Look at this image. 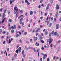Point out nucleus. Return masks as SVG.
Wrapping results in <instances>:
<instances>
[{
	"label": "nucleus",
	"mask_w": 61,
	"mask_h": 61,
	"mask_svg": "<svg viewBox=\"0 0 61 61\" xmlns=\"http://www.w3.org/2000/svg\"><path fill=\"white\" fill-rule=\"evenodd\" d=\"M2 10H3V9H0V12H2Z\"/></svg>",
	"instance_id": "55"
},
{
	"label": "nucleus",
	"mask_w": 61,
	"mask_h": 61,
	"mask_svg": "<svg viewBox=\"0 0 61 61\" xmlns=\"http://www.w3.org/2000/svg\"><path fill=\"white\" fill-rule=\"evenodd\" d=\"M37 40V39L36 38H34V41L35 42L36 40Z\"/></svg>",
	"instance_id": "32"
},
{
	"label": "nucleus",
	"mask_w": 61,
	"mask_h": 61,
	"mask_svg": "<svg viewBox=\"0 0 61 61\" xmlns=\"http://www.w3.org/2000/svg\"><path fill=\"white\" fill-rule=\"evenodd\" d=\"M22 21H23V18H21L20 19V22H22Z\"/></svg>",
	"instance_id": "19"
},
{
	"label": "nucleus",
	"mask_w": 61,
	"mask_h": 61,
	"mask_svg": "<svg viewBox=\"0 0 61 61\" xmlns=\"http://www.w3.org/2000/svg\"><path fill=\"white\" fill-rule=\"evenodd\" d=\"M47 55H46V54H45L44 55V57H46H46L47 56Z\"/></svg>",
	"instance_id": "29"
},
{
	"label": "nucleus",
	"mask_w": 61,
	"mask_h": 61,
	"mask_svg": "<svg viewBox=\"0 0 61 61\" xmlns=\"http://www.w3.org/2000/svg\"><path fill=\"white\" fill-rule=\"evenodd\" d=\"M38 29H37V30H36V33L37 32H38Z\"/></svg>",
	"instance_id": "54"
},
{
	"label": "nucleus",
	"mask_w": 61,
	"mask_h": 61,
	"mask_svg": "<svg viewBox=\"0 0 61 61\" xmlns=\"http://www.w3.org/2000/svg\"><path fill=\"white\" fill-rule=\"evenodd\" d=\"M24 53H25L24 50H23L22 51V54H24Z\"/></svg>",
	"instance_id": "25"
},
{
	"label": "nucleus",
	"mask_w": 61,
	"mask_h": 61,
	"mask_svg": "<svg viewBox=\"0 0 61 61\" xmlns=\"http://www.w3.org/2000/svg\"><path fill=\"white\" fill-rule=\"evenodd\" d=\"M35 31V29H34L32 31V32H33V33H34V32Z\"/></svg>",
	"instance_id": "49"
},
{
	"label": "nucleus",
	"mask_w": 61,
	"mask_h": 61,
	"mask_svg": "<svg viewBox=\"0 0 61 61\" xmlns=\"http://www.w3.org/2000/svg\"><path fill=\"white\" fill-rule=\"evenodd\" d=\"M20 24H21L23 26V25H24V24H25V23H24V22H23L22 23V22H20Z\"/></svg>",
	"instance_id": "9"
},
{
	"label": "nucleus",
	"mask_w": 61,
	"mask_h": 61,
	"mask_svg": "<svg viewBox=\"0 0 61 61\" xmlns=\"http://www.w3.org/2000/svg\"><path fill=\"white\" fill-rule=\"evenodd\" d=\"M23 55V57H24V58H25V54H22Z\"/></svg>",
	"instance_id": "34"
},
{
	"label": "nucleus",
	"mask_w": 61,
	"mask_h": 61,
	"mask_svg": "<svg viewBox=\"0 0 61 61\" xmlns=\"http://www.w3.org/2000/svg\"><path fill=\"white\" fill-rule=\"evenodd\" d=\"M52 24L51 23H50V25H49V26L50 27H51V25H52Z\"/></svg>",
	"instance_id": "23"
},
{
	"label": "nucleus",
	"mask_w": 61,
	"mask_h": 61,
	"mask_svg": "<svg viewBox=\"0 0 61 61\" xmlns=\"http://www.w3.org/2000/svg\"><path fill=\"white\" fill-rule=\"evenodd\" d=\"M47 61H49V58H48L47 59Z\"/></svg>",
	"instance_id": "42"
},
{
	"label": "nucleus",
	"mask_w": 61,
	"mask_h": 61,
	"mask_svg": "<svg viewBox=\"0 0 61 61\" xmlns=\"http://www.w3.org/2000/svg\"><path fill=\"white\" fill-rule=\"evenodd\" d=\"M9 48H7V51H9Z\"/></svg>",
	"instance_id": "53"
},
{
	"label": "nucleus",
	"mask_w": 61,
	"mask_h": 61,
	"mask_svg": "<svg viewBox=\"0 0 61 61\" xmlns=\"http://www.w3.org/2000/svg\"><path fill=\"white\" fill-rule=\"evenodd\" d=\"M54 31H52L51 32V35L52 36H53L54 35Z\"/></svg>",
	"instance_id": "22"
},
{
	"label": "nucleus",
	"mask_w": 61,
	"mask_h": 61,
	"mask_svg": "<svg viewBox=\"0 0 61 61\" xmlns=\"http://www.w3.org/2000/svg\"><path fill=\"white\" fill-rule=\"evenodd\" d=\"M19 42H20V43H22V40H21V39L20 40H19Z\"/></svg>",
	"instance_id": "31"
},
{
	"label": "nucleus",
	"mask_w": 61,
	"mask_h": 61,
	"mask_svg": "<svg viewBox=\"0 0 61 61\" xmlns=\"http://www.w3.org/2000/svg\"><path fill=\"white\" fill-rule=\"evenodd\" d=\"M33 11H30V15H33Z\"/></svg>",
	"instance_id": "12"
},
{
	"label": "nucleus",
	"mask_w": 61,
	"mask_h": 61,
	"mask_svg": "<svg viewBox=\"0 0 61 61\" xmlns=\"http://www.w3.org/2000/svg\"><path fill=\"white\" fill-rule=\"evenodd\" d=\"M5 19H6V18H5L4 19L3 18V20L2 22V23H3L4 22V21H5Z\"/></svg>",
	"instance_id": "7"
},
{
	"label": "nucleus",
	"mask_w": 61,
	"mask_h": 61,
	"mask_svg": "<svg viewBox=\"0 0 61 61\" xmlns=\"http://www.w3.org/2000/svg\"><path fill=\"white\" fill-rule=\"evenodd\" d=\"M11 33H14L15 32V30L13 29L12 30H11Z\"/></svg>",
	"instance_id": "21"
},
{
	"label": "nucleus",
	"mask_w": 61,
	"mask_h": 61,
	"mask_svg": "<svg viewBox=\"0 0 61 61\" xmlns=\"http://www.w3.org/2000/svg\"><path fill=\"white\" fill-rule=\"evenodd\" d=\"M45 58H46V57H43V59L44 60V59H45Z\"/></svg>",
	"instance_id": "58"
},
{
	"label": "nucleus",
	"mask_w": 61,
	"mask_h": 61,
	"mask_svg": "<svg viewBox=\"0 0 61 61\" xmlns=\"http://www.w3.org/2000/svg\"><path fill=\"white\" fill-rule=\"evenodd\" d=\"M49 43L51 44V42H52L53 41V39L50 37L49 38Z\"/></svg>",
	"instance_id": "2"
},
{
	"label": "nucleus",
	"mask_w": 61,
	"mask_h": 61,
	"mask_svg": "<svg viewBox=\"0 0 61 61\" xmlns=\"http://www.w3.org/2000/svg\"><path fill=\"white\" fill-rule=\"evenodd\" d=\"M49 36L50 37L51 36V33L49 34Z\"/></svg>",
	"instance_id": "59"
},
{
	"label": "nucleus",
	"mask_w": 61,
	"mask_h": 61,
	"mask_svg": "<svg viewBox=\"0 0 61 61\" xmlns=\"http://www.w3.org/2000/svg\"><path fill=\"white\" fill-rule=\"evenodd\" d=\"M25 49H26V50H28V49L27 48V47H25Z\"/></svg>",
	"instance_id": "47"
},
{
	"label": "nucleus",
	"mask_w": 61,
	"mask_h": 61,
	"mask_svg": "<svg viewBox=\"0 0 61 61\" xmlns=\"http://www.w3.org/2000/svg\"><path fill=\"white\" fill-rule=\"evenodd\" d=\"M10 37H11V36H7V38H10Z\"/></svg>",
	"instance_id": "38"
},
{
	"label": "nucleus",
	"mask_w": 61,
	"mask_h": 61,
	"mask_svg": "<svg viewBox=\"0 0 61 61\" xmlns=\"http://www.w3.org/2000/svg\"><path fill=\"white\" fill-rule=\"evenodd\" d=\"M41 7V6H40V5H39L38 6V8L39 9H40V8Z\"/></svg>",
	"instance_id": "48"
},
{
	"label": "nucleus",
	"mask_w": 61,
	"mask_h": 61,
	"mask_svg": "<svg viewBox=\"0 0 61 61\" xmlns=\"http://www.w3.org/2000/svg\"><path fill=\"white\" fill-rule=\"evenodd\" d=\"M6 10H4V13H3V14H5V13H6Z\"/></svg>",
	"instance_id": "17"
},
{
	"label": "nucleus",
	"mask_w": 61,
	"mask_h": 61,
	"mask_svg": "<svg viewBox=\"0 0 61 61\" xmlns=\"http://www.w3.org/2000/svg\"><path fill=\"white\" fill-rule=\"evenodd\" d=\"M21 29V27L20 26H19L18 27V29Z\"/></svg>",
	"instance_id": "24"
},
{
	"label": "nucleus",
	"mask_w": 61,
	"mask_h": 61,
	"mask_svg": "<svg viewBox=\"0 0 61 61\" xmlns=\"http://www.w3.org/2000/svg\"><path fill=\"white\" fill-rule=\"evenodd\" d=\"M54 34L55 36H56L58 35V34H57V32H55L54 33Z\"/></svg>",
	"instance_id": "13"
},
{
	"label": "nucleus",
	"mask_w": 61,
	"mask_h": 61,
	"mask_svg": "<svg viewBox=\"0 0 61 61\" xmlns=\"http://www.w3.org/2000/svg\"><path fill=\"white\" fill-rule=\"evenodd\" d=\"M34 52H36V49L34 48Z\"/></svg>",
	"instance_id": "40"
},
{
	"label": "nucleus",
	"mask_w": 61,
	"mask_h": 61,
	"mask_svg": "<svg viewBox=\"0 0 61 61\" xmlns=\"http://www.w3.org/2000/svg\"><path fill=\"white\" fill-rule=\"evenodd\" d=\"M20 12V13H22L23 12V11H22V10H21Z\"/></svg>",
	"instance_id": "61"
},
{
	"label": "nucleus",
	"mask_w": 61,
	"mask_h": 61,
	"mask_svg": "<svg viewBox=\"0 0 61 61\" xmlns=\"http://www.w3.org/2000/svg\"><path fill=\"white\" fill-rule=\"evenodd\" d=\"M40 40L41 42V43H42V44H43V43H44V41H43V40L42 39H40Z\"/></svg>",
	"instance_id": "15"
},
{
	"label": "nucleus",
	"mask_w": 61,
	"mask_h": 61,
	"mask_svg": "<svg viewBox=\"0 0 61 61\" xmlns=\"http://www.w3.org/2000/svg\"><path fill=\"white\" fill-rule=\"evenodd\" d=\"M41 49L42 50H44V47H41Z\"/></svg>",
	"instance_id": "44"
},
{
	"label": "nucleus",
	"mask_w": 61,
	"mask_h": 61,
	"mask_svg": "<svg viewBox=\"0 0 61 61\" xmlns=\"http://www.w3.org/2000/svg\"><path fill=\"white\" fill-rule=\"evenodd\" d=\"M16 56H17V54H15L14 55V57H16Z\"/></svg>",
	"instance_id": "27"
},
{
	"label": "nucleus",
	"mask_w": 61,
	"mask_h": 61,
	"mask_svg": "<svg viewBox=\"0 0 61 61\" xmlns=\"http://www.w3.org/2000/svg\"><path fill=\"white\" fill-rule=\"evenodd\" d=\"M36 11H34V14H36Z\"/></svg>",
	"instance_id": "62"
},
{
	"label": "nucleus",
	"mask_w": 61,
	"mask_h": 61,
	"mask_svg": "<svg viewBox=\"0 0 61 61\" xmlns=\"http://www.w3.org/2000/svg\"><path fill=\"white\" fill-rule=\"evenodd\" d=\"M9 21L10 22H12V21H11V20L10 19H9Z\"/></svg>",
	"instance_id": "60"
},
{
	"label": "nucleus",
	"mask_w": 61,
	"mask_h": 61,
	"mask_svg": "<svg viewBox=\"0 0 61 61\" xmlns=\"http://www.w3.org/2000/svg\"><path fill=\"white\" fill-rule=\"evenodd\" d=\"M5 41H4L3 42V44H5Z\"/></svg>",
	"instance_id": "50"
},
{
	"label": "nucleus",
	"mask_w": 61,
	"mask_h": 61,
	"mask_svg": "<svg viewBox=\"0 0 61 61\" xmlns=\"http://www.w3.org/2000/svg\"><path fill=\"white\" fill-rule=\"evenodd\" d=\"M11 43V40L10 39L9 41V44H10Z\"/></svg>",
	"instance_id": "36"
},
{
	"label": "nucleus",
	"mask_w": 61,
	"mask_h": 61,
	"mask_svg": "<svg viewBox=\"0 0 61 61\" xmlns=\"http://www.w3.org/2000/svg\"><path fill=\"white\" fill-rule=\"evenodd\" d=\"M58 15V14H57L56 13V14L55 15L56 17H57V15Z\"/></svg>",
	"instance_id": "30"
},
{
	"label": "nucleus",
	"mask_w": 61,
	"mask_h": 61,
	"mask_svg": "<svg viewBox=\"0 0 61 61\" xmlns=\"http://www.w3.org/2000/svg\"><path fill=\"white\" fill-rule=\"evenodd\" d=\"M11 28H9L8 29L9 30H11Z\"/></svg>",
	"instance_id": "64"
},
{
	"label": "nucleus",
	"mask_w": 61,
	"mask_h": 61,
	"mask_svg": "<svg viewBox=\"0 0 61 61\" xmlns=\"http://www.w3.org/2000/svg\"><path fill=\"white\" fill-rule=\"evenodd\" d=\"M40 19H41V20H42L43 19V17H40Z\"/></svg>",
	"instance_id": "57"
},
{
	"label": "nucleus",
	"mask_w": 61,
	"mask_h": 61,
	"mask_svg": "<svg viewBox=\"0 0 61 61\" xmlns=\"http://www.w3.org/2000/svg\"><path fill=\"white\" fill-rule=\"evenodd\" d=\"M56 9H59V6L58 5V4L56 5Z\"/></svg>",
	"instance_id": "10"
},
{
	"label": "nucleus",
	"mask_w": 61,
	"mask_h": 61,
	"mask_svg": "<svg viewBox=\"0 0 61 61\" xmlns=\"http://www.w3.org/2000/svg\"><path fill=\"white\" fill-rule=\"evenodd\" d=\"M53 1H54V0H51V4H53Z\"/></svg>",
	"instance_id": "20"
},
{
	"label": "nucleus",
	"mask_w": 61,
	"mask_h": 61,
	"mask_svg": "<svg viewBox=\"0 0 61 61\" xmlns=\"http://www.w3.org/2000/svg\"><path fill=\"white\" fill-rule=\"evenodd\" d=\"M56 29H58V28H59V24H56Z\"/></svg>",
	"instance_id": "3"
},
{
	"label": "nucleus",
	"mask_w": 61,
	"mask_h": 61,
	"mask_svg": "<svg viewBox=\"0 0 61 61\" xmlns=\"http://www.w3.org/2000/svg\"><path fill=\"white\" fill-rule=\"evenodd\" d=\"M10 5H11L12 4V3H13L12 2V1L11 0H10Z\"/></svg>",
	"instance_id": "33"
},
{
	"label": "nucleus",
	"mask_w": 61,
	"mask_h": 61,
	"mask_svg": "<svg viewBox=\"0 0 61 61\" xmlns=\"http://www.w3.org/2000/svg\"><path fill=\"white\" fill-rule=\"evenodd\" d=\"M38 33H37L36 35V36H37V35H38Z\"/></svg>",
	"instance_id": "56"
},
{
	"label": "nucleus",
	"mask_w": 61,
	"mask_h": 61,
	"mask_svg": "<svg viewBox=\"0 0 61 61\" xmlns=\"http://www.w3.org/2000/svg\"><path fill=\"white\" fill-rule=\"evenodd\" d=\"M10 40H11V41H13V40H14V39H13V38H12Z\"/></svg>",
	"instance_id": "45"
},
{
	"label": "nucleus",
	"mask_w": 61,
	"mask_h": 61,
	"mask_svg": "<svg viewBox=\"0 0 61 61\" xmlns=\"http://www.w3.org/2000/svg\"><path fill=\"white\" fill-rule=\"evenodd\" d=\"M5 31H3L2 32V33L3 34H5Z\"/></svg>",
	"instance_id": "39"
},
{
	"label": "nucleus",
	"mask_w": 61,
	"mask_h": 61,
	"mask_svg": "<svg viewBox=\"0 0 61 61\" xmlns=\"http://www.w3.org/2000/svg\"><path fill=\"white\" fill-rule=\"evenodd\" d=\"M49 5H47V6L46 8V11H48V8H49Z\"/></svg>",
	"instance_id": "4"
},
{
	"label": "nucleus",
	"mask_w": 61,
	"mask_h": 61,
	"mask_svg": "<svg viewBox=\"0 0 61 61\" xmlns=\"http://www.w3.org/2000/svg\"><path fill=\"white\" fill-rule=\"evenodd\" d=\"M60 42H61V41H58L57 43H60Z\"/></svg>",
	"instance_id": "46"
},
{
	"label": "nucleus",
	"mask_w": 61,
	"mask_h": 61,
	"mask_svg": "<svg viewBox=\"0 0 61 61\" xmlns=\"http://www.w3.org/2000/svg\"><path fill=\"white\" fill-rule=\"evenodd\" d=\"M25 3H26L28 5L30 4V3L27 1V0H25Z\"/></svg>",
	"instance_id": "5"
},
{
	"label": "nucleus",
	"mask_w": 61,
	"mask_h": 61,
	"mask_svg": "<svg viewBox=\"0 0 61 61\" xmlns=\"http://www.w3.org/2000/svg\"><path fill=\"white\" fill-rule=\"evenodd\" d=\"M42 2H43V0H41L40 1V3H42Z\"/></svg>",
	"instance_id": "52"
},
{
	"label": "nucleus",
	"mask_w": 61,
	"mask_h": 61,
	"mask_svg": "<svg viewBox=\"0 0 61 61\" xmlns=\"http://www.w3.org/2000/svg\"><path fill=\"white\" fill-rule=\"evenodd\" d=\"M19 36V34H17L15 36L16 38H17V37H18Z\"/></svg>",
	"instance_id": "16"
},
{
	"label": "nucleus",
	"mask_w": 61,
	"mask_h": 61,
	"mask_svg": "<svg viewBox=\"0 0 61 61\" xmlns=\"http://www.w3.org/2000/svg\"><path fill=\"white\" fill-rule=\"evenodd\" d=\"M22 50V49H21V47H20L19 48H18V49H17L15 51L16 53H20L21 52V50Z\"/></svg>",
	"instance_id": "1"
},
{
	"label": "nucleus",
	"mask_w": 61,
	"mask_h": 61,
	"mask_svg": "<svg viewBox=\"0 0 61 61\" xmlns=\"http://www.w3.org/2000/svg\"><path fill=\"white\" fill-rule=\"evenodd\" d=\"M36 46H39V43L37 42H36Z\"/></svg>",
	"instance_id": "14"
},
{
	"label": "nucleus",
	"mask_w": 61,
	"mask_h": 61,
	"mask_svg": "<svg viewBox=\"0 0 61 61\" xmlns=\"http://www.w3.org/2000/svg\"><path fill=\"white\" fill-rule=\"evenodd\" d=\"M27 35V32H25L24 33V35Z\"/></svg>",
	"instance_id": "35"
},
{
	"label": "nucleus",
	"mask_w": 61,
	"mask_h": 61,
	"mask_svg": "<svg viewBox=\"0 0 61 61\" xmlns=\"http://www.w3.org/2000/svg\"><path fill=\"white\" fill-rule=\"evenodd\" d=\"M4 14L3 15L2 18H4V17H5V14Z\"/></svg>",
	"instance_id": "28"
},
{
	"label": "nucleus",
	"mask_w": 61,
	"mask_h": 61,
	"mask_svg": "<svg viewBox=\"0 0 61 61\" xmlns=\"http://www.w3.org/2000/svg\"><path fill=\"white\" fill-rule=\"evenodd\" d=\"M15 26H16V25L15 24L14 25V26H12L11 27V29H14V28H16L15 27Z\"/></svg>",
	"instance_id": "6"
},
{
	"label": "nucleus",
	"mask_w": 61,
	"mask_h": 61,
	"mask_svg": "<svg viewBox=\"0 0 61 61\" xmlns=\"http://www.w3.org/2000/svg\"><path fill=\"white\" fill-rule=\"evenodd\" d=\"M2 31H3V30H2V29H0V33H1L2 32Z\"/></svg>",
	"instance_id": "26"
},
{
	"label": "nucleus",
	"mask_w": 61,
	"mask_h": 61,
	"mask_svg": "<svg viewBox=\"0 0 61 61\" xmlns=\"http://www.w3.org/2000/svg\"><path fill=\"white\" fill-rule=\"evenodd\" d=\"M40 27L41 28V27H43V25H40Z\"/></svg>",
	"instance_id": "41"
},
{
	"label": "nucleus",
	"mask_w": 61,
	"mask_h": 61,
	"mask_svg": "<svg viewBox=\"0 0 61 61\" xmlns=\"http://www.w3.org/2000/svg\"><path fill=\"white\" fill-rule=\"evenodd\" d=\"M43 37H40V39H43Z\"/></svg>",
	"instance_id": "43"
},
{
	"label": "nucleus",
	"mask_w": 61,
	"mask_h": 61,
	"mask_svg": "<svg viewBox=\"0 0 61 61\" xmlns=\"http://www.w3.org/2000/svg\"><path fill=\"white\" fill-rule=\"evenodd\" d=\"M34 38H36V39H37L38 38L37 37H36L35 36H34Z\"/></svg>",
	"instance_id": "51"
},
{
	"label": "nucleus",
	"mask_w": 61,
	"mask_h": 61,
	"mask_svg": "<svg viewBox=\"0 0 61 61\" xmlns=\"http://www.w3.org/2000/svg\"><path fill=\"white\" fill-rule=\"evenodd\" d=\"M42 61V58H41L40 59V61Z\"/></svg>",
	"instance_id": "63"
},
{
	"label": "nucleus",
	"mask_w": 61,
	"mask_h": 61,
	"mask_svg": "<svg viewBox=\"0 0 61 61\" xmlns=\"http://www.w3.org/2000/svg\"><path fill=\"white\" fill-rule=\"evenodd\" d=\"M47 31H45V35L46 36V35H47Z\"/></svg>",
	"instance_id": "18"
},
{
	"label": "nucleus",
	"mask_w": 61,
	"mask_h": 61,
	"mask_svg": "<svg viewBox=\"0 0 61 61\" xmlns=\"http://www.w3.org/2000/svg\"><path fill=\"white\" fill-rule=\"evenodd\" d=\"M18 10H15L14 11V14H15L16 13V14H18V12H17Z\"/></svg>",
	"instance_id": "11"
},
{
	"label": "nucleus",
	"mask_w": 61,
	"mask_h": 61,
	"mask_svg": "<svg viewBox=\"0 0 61 61\" xmlns=\"http://www.w3.org/2000/svg\"><path fill=\"white\" fill-rule=\"evenodd\" d=\"M53 19H54V18H53V17H51V21H52V20H53Z\"/></svg>",
	"instance_id": "37"
},
{
	"label": "nucleus",
	"mask_w": 61,
	"mask_h": 61,
	"mask_svg": "<svg viewBox=\"0 0 61 61\" xmlns=\"http://www.w3.org/2000/svg\"><path fill=\"white\" fill-rule=\"evenodd\" d=\"M17 7H15L14 8V10L15 11H18V9H17Z\"/></svg>",
	"instance_id": "8"
}]
</instances>
